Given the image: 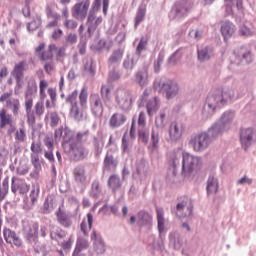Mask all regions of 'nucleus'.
Here are the masks:
<instances>
[{
  "instance_id": "nucleus-12",
  "label": "nucleus",
  "mask_w": 256,
  "mask_h": 256,
  "mask_svg": "<svg viewBox=\"0 0 256 256\" xmlns=\"http://www.w3.org/2000/svg\"><path fill=\"white\" fill-rule=\"evenodd\" d=\"M181 159H183V154L181 153H173L170 156V168L167 176V181H170V183H177L175 177H177V169L181 165Z\"/></svg>"
},
{
  "instance_id": "nucleus-34",
  "label": "nucleus",
  "mask_w": 256,
  "mask_h": 256,
  "mask_svg": "<svg viewBox=\"0 0 256 256\" xmlns=\"http://www.w3.org/2000/svg\"><path fill=\"white\" fill-rule=\"evenodd\" d=\"M27 67V63L25 61L19 62L15 65L13 71H12V77H15L17 83L22 81L23 79V73Z\"/></svg>"
},
{
  "instance_id": "nucleus-5",
  "label": "nucleus",
  "mask_w": 256,
  "mask_h": 256,
  "mask_svg": "<svg viewBox=\"0 0 256 256\" xmlns=\"http://www.w3.org/2000/svg\"><path fill=\"white\" fill-rule=\"evenodd\" d=\"M154 89L158 91V93L165 95L167 99H173V97H177L179 93V84L173 80L162 77L154 81Z\"/></svg>"
},
{
  "instance_id": "nucleus-3",
  "label": "nucleus",
  "mask_w": 256,
  "mask_h": 256,
  "mask_svg": "<svg viewBox=\"0 0 256 256\" xmlns=\"http://www.w3.org/2000/svg\"><path fill=\"white\" fill-rule=\"evenodd\" d=\"M202 161L200 157L194 156L188 152L182 153L181 175L184 179H193L197 171L201 169Z\"/></svg>"
},
{
  "instance_id": "nucleus-64",
  "label": "nucleus",
  "mask_w": 256,
  "mask_h": 256,
  "mask_svg": "<svg viewBox=\"0 0 256 256\" xmlns=\"http://www.w3.org/2000/svg\"><path fill=\"white\" fill-rule=\"evenodd\" d=\"M43 113H45V104L43 101L37 102L36 106H35V114L36 115H43Z\"/></svg>"
},
{
  "instance_id": "nucleus-62",
  "label": "nucleus",
  "mask_w": 256,
  "mask_h": 256,
  "mask_svg": "<svg viewBox=\"0 0 256 256\" xmlns=\"http://www.w3.org/2000/svg\"><path fill=\"white\" fill-rule=\"evenodd\" d=\"M239 35L241 37H251V35H253V32L251 31V29H249V27L243 25L239 29Z\"/></svg>"
},
{
  "instance_id": "nucleus-17",
  "label": "nucleus",
  "mask_w": 256,
  "mask_h": 256,
  "mask_svg": "<svg viewBox=\"0 0 256 256\" xmlns=\"http://www.w3.org/2000/svg\"><path fill=\"white\" fill-rule=\"evenodd\" d=\"M90 109L94 117L103 116V101L101 100V96H99V94L90 95Z\"/></svg>"
},
{
  "instance_id": "nucleus-24",
  "label": "nucleus",
  "mask_w": 256,
  "mask_h": 256,
  "mask_svg": "<svg viewBox=\"0 0 256 256\" xmlns=\"http://www.w3.org/2000/svg\"><path fill=\"white\" fill-rule=\"evenodd\" d=\"M56 219L65 229H71L73 226V220H71V217L65 211L61 210V207L56 211Z\"/></svg>"
},
{
  "instance_id": "nucleus-8",
  "label": "nucleus",
  "mask_w": 256,
  "mask_h": 256,
  "mask_svg": "<svg viewBox=\"0 0 256 256\" xmlns=\"http://www.w3.org/2000/svg\"><path fill=\"white\" fill-rule=\"evenodd\" d=\"M233 119H235V112L228 110L224 112L221 118L218 121L214 122L211 126L221 137L223 133H225V131H227L231 127Z\"/></svg>"
},
{
  "instance_id": "nucleus-42",
  "label": "nucleus",
  "mask_w": 256,
  "mask_h": 256,
  "mask_svg": "<svg viewBox=\"0 0 256 256\" xmlns=\"http://www.w3.org/2000/svg\"><path fill=\"white\" fill-rule=\"evenodd\" d=\"M89 195L90 197H92V199H99V195H101V187L99 180H94L92 182Z\"/></svg>"
},
{
  "instance_id": "nucleus-18",
  "label": "nucleus",
  "mask_w": 256,
  "mask_h": 256,
  "mask_svg": "<svg viewBox=\"0 0 256 256\" xmlns=\"http://www.w3.org/2000/svg\"><path fill=\"white\" fill-rule=\"evenodd\" d=\"M30 186L25 182V180L12 177L11 179V191L14 193V195L17 194V192L20 193V195H25L29 193Z\"/></svg>"
},
{
  "instance_id": "nucleus-61",
  "label": "nucleus",
  "mask_w": 256,
  "mask_h": 256,
  "mask_svg": "<svg viewBox=\"0 0 256 256\" xmlns=\"http://www.w3.org/2000/svg\"><path fill=\"white\" fill-rule=\"evenodd\" d=\"M189 37L195 39L196 41H200L203 38V30L201 29H192L189 31Z\"/></svg>"
},
{
  "instance_id": "nucleus-39",
  "label": "nucleus",
  "mask_w": 256,
  "mask_h": 256,
  "mask_svg": "<svg viewBox=\"0 0 256 256\" xmlns=\"http://www.w3.org/2000/svg\"><path fill=\"white\" fill-rule=\"evenodd\" d=\"M92 145L94 148V155L96 159H99L101 157V154L103 153V144L101 143V139H99L97 136L93 137Z\"/></svg>"
},
{
  "instance_id": "nucleus-53",
  "label": "nucleus",
  "mask_w": 256,
  "mask_h": 256,
  "mask_svg": "<svg viewBox=\"0 0 256 256\" xmlns=\"http://www.w3.org/2000/svg\"><path fill=\"white\" fill-rule=\"evenodd\" d=\"M89 98V92L85 88H82L80 95H79V101L82 109H85L87 107V99Z\"/></svg>"
},
{
  "instance_id": "nucleus-7",
  "label": "nucleus",
  "mask_w": 256,
  "mask_h": 256,
  "mask_svg": "<svg viewBox=\"0 0 256 256\" xmlns=\"http://www.w3.org/2000/svg\"><path fill=\"white\" fill-rule=\"evenodd\" d=\"M233 55L235 57V65H251V63L255 61V55H253V51H251V48L247 46H240L235 48Z\"/></svg>"
},
{
  "instance_id": "nucleus-20",
  "label": "nucleus",
  "mask_w": 256,
  "mask_h": 256,
  "mask_svg": "<svg viewBox=\"0 0 256 256\" xmlns=\"http://www.w3.org/2000/svg\"><path fill=\"white\" fill-rule=\"evenodd\" d=\"M183 131H185V126L183 124L171 122L169 127L170 141H179V139L183 137Z\"/></svg>"
},
{
  "instance_id": "nucleus-50",
  "label": "nucleus",
  "mask_w": 256,
  "mask_h": 256,
  "mask_svg": "<svg viewBox=\"0 0 256 256\" xmlns=\"http://www.w3.org/2000/svg\"><path fill=\"white\" fill-rule=\"evenodd\" d=\"M149 43V40L145 37H141L140 41L136 47V55H138L139 57H141V53H143L144 49L147 47Z\"/></svg>"
},
{
  "instance_id": "nucleus-26",
  "label": "nucleus",
  "mask_w": 256,
  "mask_h": 256,
  "mask_svg": "<svg viewBox=\"0 0 256 256\" xmlns=\"http://www.w3.org/2000/svg\"><path fill=\"white\" fill-rule=\"evenodd\" d=\"M220 31L222 33V36L224 37V41H227V39H231V37L235 35V31H237V27L231 21H225L221 25Z\"/></svg>"
},
{
  "instance_id": "nucleus-11",
  "label": "nucleus",
  "mask_w": 256,
  "mask_h": 256,
  "mask_svg": "<svg viewBox=\"0 0 256 256\" xmlns=\"http://www.w3.org/2000/svg\"><path fill=\"white\" fill-rule=\"evenodd\" d=\"M69 151L74 161H83L89 155V149L78 141H72L69 144Z\"/></svg>"
},
{
  "instance_id": "nucleus-2",
  "label": "nucleus",
  "mask_w": 256,
  "mask_h": 256,
  "mask_svg": "<svg viewBox=\"0 0 256 256\" xmlns=\"http://www.w3.org/2000/svg\"><path fill=\"white\" fill-rule=\"evenodd\" d=\"M218 137H221L213 128L210 126L206 131L199 132L191 136L190 145L196 153H203L207 151L211 146V143L217 141Z\"/></svg>"
},
{
  "instance_id": "nucleus-22",
  "label": "nucleus",
  "mask_w": 256,
  "mask_h": 256,
  "mask_svg": "<svg viewBox=\"0 0 256 256\" xmlns=\"http://www.w3.org/2000/svg\"><path fill=\"white\" fill-rule=\"evenodd\" d=\"M3 237L9 245H15V247H21V245H23V242L21 241V238L17 236V233L9 228L3 229Z\"/></svg>"
},
{
  "instance_id": "nucleus-38",
  "label": "nucleus",
  "mask_w": 256,
  "mask_h": 256,
  "mask_svg": "<svg viewBox=\"0 0 256 256\" xmlns=\"http://www.w3.org/2000/svg\"><path fill=\"white\" fill-rule=\"evenodd\" d=\"M70 115L73 117V119H75V121H83V119H85L83 111L79 109V104H74L71 106Z\"/></svg>"
},
{
  "instance_id": "nucleus-4",
  "label": "nucleus",
  "mask_w": 256,
  "mask_h": 256,
  "mask_svg": "<svg viewBox=\"0 0 256 256\" xmlns=\"http://www.w3.org/2000/svg\"><path fill=\"white\" fill-rule=\"evenodd\" d=\"M195 5V0H178L172 6L168 17L170 21H181L188 17L191 11H193V6Z\"/></svg>"
},
{
  "instance_id": "nucleus-28",
  "label": "nucleus",
  "mask_w": 256,
  "mask_h": 256,
  "mask_svg": "<svg viewBox=\"0 0 256 256\" xmlns=\"http://www.w3.org/2000/svg\"><path fill=\"white\" fill-rule=\"evenodd\" d=\"M107 185L113 193H117V191H120L121 187H123V180H121V177L119 175L112 174L108 178Z\"/></svg>"
},
{
  "instance_id": "nucleus-29",
  "label": "nucleus",
  "mask_w": 256,
  "mask_h": 256,
  "mask_svg": "<svg viewBox=\"0 0 256 256\" xmlns=\"http://www.w3.org/2000/svg\"><path fill=\"white\" fill-rule=\"evenodd\" d=\"M207 195H215L219 191V179L215 175L210 174L207 179Z\"/></svg>"
},
{
  "instance_id": "nucleus-35",
  "label": "nucleus",
  "mask_w": 256,
  "mask_h": 256,
  "mask_svg": "<svg viewBox=\"0 0 256 256\" xmlns=\"http://www.w3.org/2000/svg\"><path fill=\"white\" fill-rule=\"evenodd\" d=\"M117 166V160H115V156L110 152L106 153V156L103 161V169L104 171H111V167Z\"/></svg>"
},
{
  "instance_id": "nucleus-32",
  "label": "nucleus",
  "mask_w": 256,
  "mask_h": 256,
  "mask_svg": "<svg viewBox=\"0 0 256 256\" xmlns=\"http://www.w3.org/2000/svg\"><path fill=\"white\" fill-rule=\"evenodd\" d=\"M157 229L160 235L165 233V210L163 208H156Z\"/></svg>"
},
{
  "instance_id": "nucleus-31",
  "label": "nucleus",
  "mask_w": 256,
  "mask_h": 256,
  "mask_svg": "<svg viewBox=\"0 0 256 256\" xmlns=\"http://www.w3.org/2000/svg\"><path fill=\"white\" fill-rule=\"evenodd\" d=\"M25 109L28 117V121H33V90L28 89L26 92Z\"/></svg>"
},
{
  "instance_id": "nucleus-10",
  "label": "nucleus",
  "mask_w": 256,
  "mask_h": 256,
  "mask_svg": "<svg viewBox=\"0 0 256 256\" xmlns=\"http://www.w3.org/2000/svg\"><path fill=\"white\" fill-rule=\"evenodd\" d=\"M89 7H91V0H82L81 2L76 3L72 7V17L78 21H84V19H87Z\"/></svg>"
},
{
  "instance_id": "nucleus-13",
  "label": "nucleus",
  "mask_w": 256,
  "mask_h": 256,
  "mask_svg": "<svg viewBox=\"0 0 256 256\" xmlns=\"http://www.w3.org/2000/svg\"><path fill=\"white\" fill-rule=\"evenodd\" d=\"M240 142L244 151H247L251 145L256 143V130L255 128H244L240 131Z\"/></svg>"
},
{
  "instance_id": "nucleus-52",
  "label": "nucleus",
  "mask_w": 256,
  "mask_h": 256,
  "mask_svg": "<svg viewBox=\"0 0 256 256\" xmlns=\"http://www.w3.org/2000/svg\"><path fill=\"white\" fill-rule=\"evenodd\" d=\"M151 147L152 151L159 148V132L155 131L154 129L151 132Z\"/></svg>"
},
{
  "instance_id": "nucleus-25",
  "label": "nucleus",
  "mask_w": 256,
  "mask_h": 256,
  "mask_svg": "<svg viewBox=\"0 0 256 256\" xmlns=\"http://www.w3.org/2000/svg\"><path fill=\"white\" fill-rule=\"evenodd\" d=\"M125 123H127V116L120 112L114 113L109 120V125L112 129H119Z\"/></svg>"
},
{
  "instance_id": "nucleus-56",
  "label": "nucleus",
  "mask_w": 256,
  "mask_h": 256,
  "mask_svg": "<svg viewBox=\"0 0 256 256\" xmlns=\"http://www.w3.org/2000/svg\"><path fill=\"white\" fill-rule=\"evenodd\" d=\"M129 134L126 132L124 133L123 137H122V153H127L129 154Z\"/></svg>"
},
{
  "instance_id": "nucleus-43",
  "label": "nucleus",
  "mask_w": 256,
  "mask_h": 256,
  "mask_svg": "<svg viewBox=\"0 0 256 256\" xmlns=\"http://www.w3.org/2000/svg\"><path fill=\"white\" fill-rule=\"evenodd\" d=\"M146 13H147V10L145 9V7L139 6L138 11L136 13V17H135V24H134L135 29H137L139 25H141L143 19H145Z\"/></svg>"
},
{
  "instance_id": "nucleus-54",
  "label": "nucleus",
  "mask_w": 256,
  "mask_h": 256,
  "mask_svg": "<svg viewBox=\"0 0 256 256\" xmlns=\"http://www.w3.org/2000/svg\"><path fill=\"white\" fill-rule=\"evenodd\" d=\"M77 97H79V90H74L71 94H69L66 98V103H70L71 107L73 105H79L77 102Z\"/></svg>"
},
{
  "instance_id": "nucleus-44",
  "label": "nucleus",
  "mask_w": 256,
  "mask_h": 256,
  "mask_svg": "<svg viewBox=\"0 0 256 256\" xmlns=\"http://www.w3.org/2000/svg\"><path fill=\"white\" fill-rule=\"evenodd\" d=\"M181 57H183V53H181V48L176 50L172 55L167 59V65L175 66L179 63Z\"/></svg>"
},
{
  "instance_id": "nucleus-33",
  "label": "nucleus",
  "mask_w": 256,
  "mask_h": 256,
  "mask_svg": "<svg viewBox=\"0 0 256 256\" xmlns=\"http://www.w3.org/2000/svg\"><path fill=\"white\" fill-rule=\"evenodd\" d=\"M74 179L76 183L85 185L87 183V175L85 174V167L77 166L73 171Z\"/></svg>"
},
{
  "instance_id": "nucleus-49",
  "label": "nucleus",
  "mask_w": 256,
  "mask_h": 256,
  "mask_svg": "<svg viewBox=\"0 0 256 256\" xmlns=\"http://www.w3.org/2000/svg\"><path fill=\"white\" fill-rule=\"evenodd\" d=\"M85 249H89V241L83 238L78 239L74 251L81 253Z\"/></svg>"
},
{
  "instance_id": "nucleus-19",
  "label": "nucleus",
  "mask_w": 256,
  "mask_h": 256,
  "mask_svg": "<svg viewBox=\"0 0 256 256\" xmlns=\"http://www.w3.org/2000/svg\"><path fill=\"white\" fill-rule=\"evenodd\" d=\"M214 55L215 50L213 49V46H201L197 48V57L200 63H206V61H210Z\"/></svg>"
},
{
  "instance_id": "nucleus-27",
  "label": "nucleus",
  "mask_w": 256,
  "mask_h": 256,
  "mask_svg": "<svg viewBox=\"0 0 256 256\" xmlns=\"http://www.w3.org/2000/svg\"><path fill=\"white\" fill-rule=\"evenodd\" d=\"M169 245L175 249V251L181 250V247H183V238H181V234L179 232H170Z\"/></svg>"
},
{
  "instance_id": "nucleus-46",
  "label": "nucleus",
  "mask_w": 256,
  "mask_h": 256,
  "mask_svg": "<svg viewBox=\"0 0 256 256\" xmlns=\"http://www.w3.org/2000/svg\"><path fill=\"white\" fill-rule=\"evenodd\" d=\"M138 139L140 143H144V145H147V143H149V130H147L146 128H139Z\"/></svg>"
},
{
  "instance_id": "nucleus-41",
  "label": "nucleus",
  "mask_w": 256,
  "mask_h": 256,
  "mask_svg": "<svg viewBox=\"0 0 256 256\" xmlns=\"http://www.w3.org/2000/svg\"><path fill=\"white\" fill-rule=\"evenodd\" d=\"M123 53L124 52L122 49L114 50L108 59V63H110V65H113L115 63H121L123 59Z\"/></svg>"
},
{
  "instance_id": "nucleus-23",
  "label": "nucleus",
  "mask_w": 256,
  "mask_h": 256,
  "mask_svg": "<svg viewBox=\"0 0 256 256\" xmlns=\"http://www.w3.org/2000/svg\"><path fill=\"white\" fill-rule=\"evenodd\" d=\"M55 141H60L62 139V143H71V139H73V132L69 128H63L61 126L59 129L54 132Z\"/></svg>"
},
{
  "instance_id": "nucleus-30",
  "label": "nucleus",
  "mask_w": 256,
  "mask_h": 256,
  "mask_svg": "<svg viewBox=\"0 0 256 256\" xmlns=\"http://www.w3.org/2000/svg\"><path fill=\"white\" fill-rule=\"evenodd\" d=\"M153 223V216L145 210L138 212V225L139 227H151Z\"/></svg>"
},
{
  "instance_id": "nucleus-55",
  "label": "nucleus",
  "mask_w": 256,
  "mask_h": 256,
  "mask_svg": "<svg viewBox=\"0 0 256 256\" xmlns=\"http://www.w3.org/2000/svg\"><path fill=\"white\" fill-rule=\"evenodd\" d=\"M49 116H50V127H57L60 121L59 114H57V112H50L46 115V119Z\"/></svg>"
},
{
  "instance_id": "nucleus-6",
  "label": "nucleus",
  "mask_w": 256,
  "mask_h": 256,
  "mask_svg": "<svg viewBox=\"0 0 256 256\" xmlns=\"http://www.w3.org/2000/svg\"><path fill=\"white\" fill-rule=\"evenodd\" d=\"M136 97L133 95V91L127 88H118L115 93V103L118 105L121 111L128 113L133 109V102Z\"/></svg>"
},
{
  "instance_id": "nucleus-60",
  "label": "nucleus",
  "mask_w": 256,
  "mask_h": 256,
  "mask_svg": "<svg viewBox=\"0 0 256 256\" xmlns=\"http://www.w3.org/2000/svg\"><path fill=\"white\" fill-rule=\"evenodd\" d=\"M109 209L111 213H113V215H117V213H119V207H117L116 205L109 206L107 204L103 205V207H101L99 211L107 214L109 212Z\"/></svg>"
},
{
  "instance_id": "nucleus-57",
  "label": "nucleus",
  "mask_w": 256,
  "mask_h": 256,
  "mask_svg": "<svg viewBox=\"0 0 256 256\" xmlns=\"http://www.w3.org/2000/svg\"><path fill=\"white\" fill-rule=\"evenodd\" d=\"M84 70L93 77L95 75V61L93 59L87 61L84 65Z\"/></svg>"
},
{
  "instance_id": "nucleus-37",
  "label": "nucleus",
  "mask_w": 256,
  "mask_h": 256,
  "mask_svg": "<svg viewBox=\"0 0 256 256\" xmlns=\"http://www.w3.org/2000/svg\"><path fill=\"white\" fill-rule=\"evenodd\" d=\"M146 109L149 117H153V115L159 111V100H157V97L147 102Z\"/></svg>"
},
{
  "instance_id": "nucleus-40",
  "label": "nucleus",
  "mask_w": 256,
  "mask_h": 256,
  "mask_svg": "<svg viewBox=\"0 0 256 256\" xmlns=\"http://www.w3.org/2000/svg\"><path fill=\"white\" fill-rule=\"evenodd\" d=\"M87 23H88V28H87L88 37H93V34L95 33V31H97V27H99L100 24L103 23V18L98 17L96 18L95 21L87 22Z\"/></svg>"
},
{
  "instance_id": "nucleus-14",
  "label": "nucleus",
  "mask_w": 256,
  "mask_h": 256,
  "mask_svg": "<svg viewBox=\"0 0 256 256\" xmlns=\"http://www.w3.org/2000/svg\"><path fill=\"white\" fill-rule=\"evenodd\" d=\"M0 129L1 131H7V135L11 137L15 131V125L13 124V116L7 113V110L2 109L0 111Z\"/></svg>"
},
{
  "instance_id": "nucleus-9",
  "label": "nucleus",
  "mask_w": 256,
  "mask_h": 256,
  "mask_svg": "<svg viewBox=\"0 0 256 256\" xmlns=\"http://www.w3.org/2000/svg\"><path fill=\"white\" fill-rule=\"evenodd\" d=\"M187 198L178 202L176 206H171L172 215H176L178 219H185V217H191L193 215V205L187 206Z\"/></svg>"
},
{
  "instance_id": "nucleus-1",
  "label": "nucleus",
  "mask_w": 256,
  "mask_h": 256,
  "mask_svg": "<svg viewBox=\"0 0 256 256\" xmlns=\"http://www.w3.org/2000/svg\"><path fill=\"white\" fill-rule=\"evenodd\" d=\"M235 97V91L231 88H218L212 91L206 98L202 109V115L206 119L213 117L217 107H225Z\"/></svg>"
},
{
  "instance_id": "nucleus-36",
  "label": "nucleus",
  "mask_w": 256,
  "mask_h": 256,
  "mask_svg": "<svg viewBox=\"0 0 256 256\" xmlns=\"http://www.w3.org/2000/svg\"><path fill=\"white\" fill-rule=\"evenodd\" d=\"M149 81V74L146 72V70H139L135 74V82L140 86V87H145L147 85V82Z\"/></svg>"
},
{
  "instance_id": "nucleus-58",
  "label": "nucleus",
  "mask_w": 256,
  "mask_h": 256,
  "mask_svg": "<svg viewBox=\"0 0 256 256\" xmlns=\"http://www.w3.org/2000/svg\"><path fill=\"white\" fill-rule=\"evenodd\" d=\"M101 95L104 103H107V101L111 100V88L107 86L101 87Z\"/></svg>"
},
{
  "instance_id": "nucleus-51",
  "label": "nucleus",
  "mask_w": 256,
  "mask_h": 256,
  "mask_svg": "<svg viewBox=\"0 0 256 256\" xmlns=\"http://www.w3.org/2000/svg\"><path fill=\"white\" fill-rule=\"evenodd\" d=\"M163 61H165V53L160 52L158 54V58L154 61V72L160 73L161 72V65H163Z\"/></svg>"
},
{
  "instance_id": "nucleus-48",
  "label": "nucleus",
  "mask_w": 256,
  "mask_h": 256,
  "mask_svg": "<svg viewBox=\"0 0 256 256\" xmlns=\"http://www.w3.org/2000/svg\"><path fill=\"white\" fill-rule=\"evenodd\" d=\"M9 193V179H4L0 186V201H3Z\"/></svg>"
},
{
  "instance_id": "nucleus-21",
  "label": "nucleus",
  "mask_w": 256,
  "mask_h": 256,
  "mask_svg": "<svg viewBox=\"0 0 256 256\" xmlns=\"http://www.w3.org/2000/svg\"><path fill=\"white\" fill-rule=\"evenodd\" d=\"M91 239L94 245V251L97 255H103L105 251H107V247L105 246V241H103V237L101 234H98L97 231H93L91 234Z\"/></svg>"
},
{
  "instance_id": "nucleus-15",
  "label": "nucleus",
  "mask_w": 256,
  "mask_h": 256,
  "mask_svg": "<svg viewBox=\"0 0 256 256\" xmlns=\"http://www.w3.org/2000/svg\"><path fill=\"white\" fill-rule=\"evenodd\" d=\"M149 175V164L145 158L138 159L136 161V169L132 173V177L134 179H138L139 181H145Z\"/></svg>"
},
{
  "instance_id": "nucleus-45",
  "label": "nucleus",
  "mask_w": 256,
  "mask_h": 256,
  "mask_svg": "<svg viewBox=\"0 0 256 256\" xmlns=\"http://www.w3.org/2000/svg\"><path fill=\"white\" fill-rule=\"evenodd\" d=\"M23 235L31 243L33 241V228L29 222H23Z\"/></svg>"
},
{
  "instance_id": "nucleus-59",
  "label": "nucleus",
  "mask_w": 256,
  "mask_h": 256,
  "mask_svg": "<svg viewBox=\"0 0 256 256\" xmlns=\"http://www.w3.org/2000/svg\"><path fill=\"white\" fill-rule=\"evenodd\" d=\"M121 79V73L117 70H111L108 74V83H115Z\"/></svg>"
},
{
  "instance_id": "nucleus-16",
  "label": "nucleus",
  "mask_w": 256,
  "mask_h": 256,
  "mask_svg": "<svg viewBox=\"0 0 256 256\" xmlns=\"http://www.w3.org/2000/svg\"><path fill=\"white\" fill-rule=\"evenodd\" d=\"M139 57L140 56L135 53L126 55V58L122 63L123 69L127 71L126 75L124 76V79H127V77L131 76V73H133V69H135L137 63H139Z\"/></svg>"
},
{
  "instance_id": "nucleus-63",
  "label": "nucleus",
  "mask_w": 256,
  "mask_h": 256,
  "mask_svg": "<svg viewBox=\"0 0 256 256\" xmlns=\"http://www.w3.org/2000/svg\"><path fill=\"white\" fill-rule=\"evenodd\" d=\"M95 51H103L107 47V40L100 39L95 46H91Z\"/></svg>"
},
{
  "instance_id": "nucleus-47",
  "label": "nucleus",
  "mask_w": 256,
  "mask_h": 256,
  "mask_svg": "<svg viewBox=\"0 0 256 256\" xmlns=\"http://www.w3.org/2000/svg\"><path fill=\"white\" fill-rule=\"evenodd\" d=\"M155 125L157 129H165L167 125V118L165 116V112H160L159 116L155 119Z\"/></svg>"
}]
</instances>
